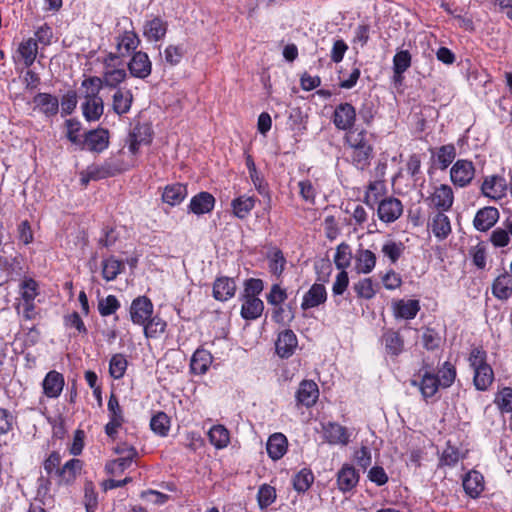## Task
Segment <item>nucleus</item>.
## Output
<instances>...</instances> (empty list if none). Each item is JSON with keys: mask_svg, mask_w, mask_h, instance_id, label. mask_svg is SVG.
Masks as SVG:
<instances>
[{"mask_svg": "<svg viewBox=\"0 0 512 512\" xmlns=\"http://www.w3.org/2000/svg\"><path fill=\"white\" fill-rule=\"evenodd\" d=\"M367 132L362 129H354L347 132L345 136L346 143L352 150V164L359 170L366 169L373 158V147L366 138Z\"/></svg>", "mask_w": 512, "mask_h": 512, "instance_id": "1", "label": "nucleus"}, {"mask_svg": "<svg viewBox=\"0 0 512 512\" xmlns=\"http://www.w3.org/2000/svg\"><path fill=\"white\" fill-rule=\"evenodd\" d=\"M475 175V168L471 161L457 160L450 170V178L454 185L466 187L471 183Z\"/></svg>", "mask_w": 512, "mask_h": 512, "instance_id": "2", "label": "nucleus"}, {"mask_svg": "<svg viewBox=\"0 0 512 512\" xmlns=\"http://www.w3.org/2000/svg\"><path fill=\"white\" fill-rule=\"evenodd\" d=\"M153 314V304L146 296L135 298L130 306V317L134 324L144 325Z\"/></svg>", "mask_w": 512, "mask_h": 512, "instance_id": "3", "label": "nucleus"}, {"mask_svg": "<svg viewBox=\"0 0 512 512\" xmlns=\"http://www.w3.org/2000/svg\"><path fill=\"white\" fill-rule=\"evenodd\" d=\"M403 213L401 201L394 197L383 199L377 209L378 217L385 223L395 222Z\"/></svg>", "mask_w": 512, "mask_h": 512, "instance_id": "4", "label": "nucleus"}, {"mask_svg": "<svg viewBox=\"0 0 512 512\" xmlns=\"http://www.w3.org/2000/svg\"><path fill=\"white\" fill-rule=\"evenodd\" d=\"M109 144V133L108 130L103 128H98L95 130H90L85 133L84 140H82L81 148L85 147L92 152H102L108 147Z\"/></svg>", "mask_w": 512, "mask_h": 512, "instance_id": "5", "label": "nucleus"}, {"mask_svg": "<svg viewBox=\"0 0 512 512\" xmlns=\"http://www.w3.org/2000/svg\"><path fill=\"white\" fill-rule=\"evenodd\" d=\"M481 192L493 200L502 199L507 192V182L499 175L488 176L481 185Z\"/></svg>", "mask_w": 512, "mask_h": 512, "instance_id": "6", "label": "nucleus"}, {"mask_svg": "<svg viewBox=\"0 0 512 512\" xmlns=\"http://www.w3.org/2000/svg\"><path fill=\"white\" fill-rule=\"evenodd\" d=\"M356 119L355 108L350 103H341L335 108L333 122L340 130H353Z\"/></svg>", "mask_w": 512, "mask_h": 512, "instance_id": "7", "label": "nucleus"}, {"mask_svg": "<svg viewBox=\"0 0 512 512\" xmlns=\"http://www.w3.org/2000/svg\"><path fill=\"white\" fill-rule=\"evenodd\" d=\"M425 201L438 210L448 211L453 205V191L450 186L442 184Z\"/></svg>", "mask_w": 512, "mask_h": 512, "instance_id": "8", "label": "nucleus"}, {"mask_svg": "<svg viewBox=\"0 0 512 512\" xmlns=\"http://www.w3.org/2000/svg\"><path fill=\"white\" fill-rule=\"evenodd\" d=\"M128 69L133 77L139 79L147 78L152 71V63L147 53L135 52L128 63Z\"/></svg>", "mask_w": 512, "mask_h": 512, "instance_id": "9", "label": "nucleus"}, {"mask_svg": "<svg viewBox=\"0 0 512 512\" xmlns=\"http://www.w3.org/2000/svg\"><path fill=\"white\" fill-rule=\"evenodd\" d=\"M295 397L297 405L307 408L312 407L319 397L317 384L313 380H303L296 391Z\"/></svg>", "mask_w": 512, "mask_h": 512, "instance_id": "10", "label": "nucleus"}, {"mask_svg": "<svg viewBox=\"0 0 512 512\" xmlns=\"http://www.w3.org/2000/svg\"><path fill=\"white\" fill-rule=\"evenodd\" d=\"M359 473L351 464H344L337 473V486L346 493L353 490L359 482Z\"/></svg>", "mask_w": 512, "mask_h": 512, "instance_id": "11", "label": "nucleus"}, {"mask_svg": "<svg viewBox=\"0 0 512 512\" xmlns=\"http://www.w3.org/2000/svg\"><path fill=\"white\" fill-rule=\"evenodd\" d=\"M499 219V211L495 207H484L480 209L474 218L473 224L478 231L485 232L492 228Z\"/></svg>", "mask_w": 512, "mask_h": 512, "instance_id": "12", "label": "nucleus"}, {"mask_svg": "<svg viewBox=\"0 0 512 512\" xmlns=\"http://www.w3.org/2000/svg\"><path fill=\"white\" fill-rule=\"evenodd\" d=\"M297 344L295 333L290 329L284 330L278 335L276 352L281 358H289L294 353Z\"/></svg>", "mask_w": 512, "mask_h": 512, "instance_id": "13", "label": "nucleus"}, {"mask_svg": "<svg viewBox=\"0 0 512 512\" xmlns=\"http://www.w3.org/2000/svg\"><path fill=\"white\" fill-rule=\"evenodd\" d=\"M323 434L325 439L330 444L346 445L348 444L350 438L347 429L344 426L334 422L323 424Z\"/></svg>", "mask_w": 512, "mask_h": 512, "instance_id": "14", "label": "nucleus"}, {"mask_svg": "<svg viewBox=\"0 0 512 512\" xmlns=\"http://www.w3.org/2000/svg\"><path fill=\"white\" fill-rule=\"evenodd\" d=\"M64 383L63 375L52 370L46 374L43 380V392L49 398H57L63 390Z\"/></svg>", "mask_w": 512, "mask_h": 512, "instance_id": "15", "label": "nucleus"}, {"mask_svg": "<svg viewBox=\"0 0 512 512\" xmlns=\"http://www.w3.org/2000/svg\"><path fill=\"white\" fill-rule=\"evenodd\" d=\"M411 385L418 387L422 397L427 400L437 393L440 381L436 375L430 372H425L421 376L420 381L411 380Z\"/></svg>", "mask_w": 512, "mask_h": 512, "instance_id": "16", "label": "nucleus"}, {"mask_svg": "<svg viewBox=\"0 0 512 512\" xmlns=\"http://www.w3.org/2000/svg\"><path fill=\"white\" fill-rule=\"evenodd\" d=\"M491 291L498 300H508L512 296V275L504 272L496 277L492 283Z\"/></svg>", "mask_w": 512, "mask_h": 512, "instance_id": "17", "label": "nucleus"}, {"mask_svg": "<svg viewBox=\"0 0 512 512\" xmlns=\"http://www.w3.org/2000/svg\"><path fill=\"white\" fill-rule=\"evenodd\" d=\"M327 299L326 289L323 284L315 283L303 296L301 308L307 310L324 303Z\"/></svg>", "mask_w": 512, "mask_h": 512, "instance_id": "18", "label": "nucleus"}, {"mask_svg": "<svg viewBox=\"0 0 512 512\" xmlns=\"http://www.w3.org/2000/svg\"><path fill=\"white\" fill-rule=\"evenodd\" d=\"M129 150L136 154L141 145H147L151 141L150 128L146 125H136L128 136Z\"/></svg>", "mask_w": 512, "mask_h": 512, "instance_id": "19", "label": "nucleus"}, {"mask_svg": "<svg viewBox=\"0 0 512 512\" xmlns=\"http://www.w3.org/2000/svg\"><path fill=\"white\" fill-rule=\"evenodd\" d=\"M215 205V198L208 192H200L195 195L189 204V212L202 215L212 211Z\"/></svg>", "mask_w": 512, "mask_h": 512, "instance_id": "20", "label": "nucleus"}, {"mask_svg": "<svg viewBox=\"0 0 512 512\" xmlns=\"http://www.w3.org/2000/svg\"><path fill=\"white\" fill-rule=\"evenodd\" d=\"M82 461L80 459H70L67 461L60 470H57V477L59 484H71L75 481L77 476L81 473Z\"/></svg>", "mask_w": 512, "mask_h": 512, "instance_id": "21", "label": "nucleus"}, {"mask_svg": "<svg viewBox=\"0 0 512 512\" xmlns=\"http://www.w3.org/2000/svg\"><path fill=\"white\" fill-rule=\"evenodd\" d=\"M420 310V303L418 300H398L393 304L394 316L396 318L410 320L416 317Z\"/></svg>", "mask_w": 512, "mask_h": 512, "instance_id": "22", "label": "nucleus"}, {"mask_svg": "<svg viewBox=\"0 0 512 512\" xmlns=\"http://www.w3.org/2000/svg\"><path fill=\"white\" fill-rule=\"evenodd\" d=\"M236 284L232 278L219 277L213 285V296L216 300L226 301L234 296Z\"/></svg>", "mask_w": 512, "mask_h": 512, "instance_id": "23", "label": "nucleus"}, {"mask_svg": "<svg viewBox=\"0 0 512 512\" xmlns=\"http://www.w3.org/2000/svg\"><path fill=\"white\" fill-rule=\"evenodd\" d=\"M140 43V40L136 33L133 31H125L119 36L115 37L116 50L119 54L126 57L132 51H134Z\"/></svg>", "mask_w": 512, "mask_h": 512, "instance_id": "24", "label": "nucleus"}, {"mask_svg": "<svg viewBox=\"0 0 512 512\" xmlns=\"http://www.w3.org/2000/svg\"><path fill=\"white\" fill-rule=\"evenodd\" d=\"M33 102L46 116H54L59 111L58 98L49 93H38L34 97Z\"/></svg>", "mask_w": 512, "mask_h": 512, "instance_id": "25", "label": "nucleus"}, {"mask_svg": "<svg viewBox=\"0 0 512 512\" xmlns=\"http://www.w3.org/2000/svg\"><path fill=\"white\" fill-rule=\"evenodd\" d=\"M287 438L282 433L271 435L267 441L266 449L269 457L273 460H279L287 451Z\"/></svg>", "mask_w": 512, "mask_h": 512, "instance_id": "26", "label": "nucleus"}, {"mask_svg": "<svg viewBox=\"0 0 512 512\" xmlns=\"http://www.w3.org/2000/svg\"><path fill=\"white\" fill-rule=\"evenodd\" d=\"M463 488L472 498L478 497L484 489V478L477 471H470L463 479Z\"/></svg>", "mask_w": 512, "mask_h": 512, "instance_id": "27", "label": "nucleus"}, {"mask_svg": "<svg viewBox=\"0 0 512 512\" xmlns=\"http://www.w3.org/2000/svg\"><path fill=\"white\" fill-rule=\"evenodd\" d=\"M264 310L263 301L257 297H243L241 316L246 320L259 318Z\"/></svg>", "mask_w": 512, "mask_h": 512, "instance_id": "28", "label": "nucleus"}, {"mask_svg": "<svg viewBox=\"0 0 512 512\" xmlns=\"http://www.w3.org/2000/svg\"><path fill=\"white\" fill-rule=\"evenodd\" d=\"M212 359V355L209 351L197 349L191 358V371L199 375L206 373L212 363Z\"/></svg>", "mask_w": 512, "mask_h": 512, "instance_id": "29", "label": "nucleus"}, {"mask_svg": "<svg viewBox=\"0 0 512 512\" xmlns=\"http://www.w3.org/2000/svg\"><path fill=\"white\" fill-rule=\"evenodd\" d=\"M136 455V451L134 448H130L128 454L123 457H119L115 460L109 461L105 465V470L108 474L111 475H120L127 468H129L133 462V459Z\"/></svg>", "mask_w": 512, "mask_h": 512, "instance_id": "30", "label": "nucleus"}, {"mask_svg": "<svg viewBox=\"0 0 512 512\" xmlns=\"http://www.w3.org/2000/svg\"><path fill=\"white\" fill-rule=\"evenodd\" d=\"M84 118L89 121H97L103 114L104 104L102 98L85 99L82 104Z\"/></svg>", "mask_w": 512, "mask_h": 512, "instance_id": "31", "label": "nucleus"}, {"mask_svg": "<svg viewBox=\"0 0 512 512\" xmlns=\"http://www.w3.org/2000/svg\"><path fill=\"white\" fill-rule=\"evenodd\" d=\"M167 31L166 23L156 17L148 22L144 26V36L150 41H159L162 39Z\"/></svg>", "mask_w": 512, "mask_h": 512, "instance_id": "32", "label": "nucleus"}, {"mask_svg": "<svg viewBox=\"0 0 512 512\" xmlns=\"http://www.w3.org/2000/svg\"><path fill=\"white\" fill-rule=\"evenodd\" d=\"M133 95L130 90L118 89L113 95V110L118 115L126 114L132 105Z\"/></svg>", "mask_w": 512, "mask_h": 512, "instance_id": "33", "label": "nucleus"}, {"mask_svg": "<svg viewBox=\"0 0 512 512\" xmlns=\"http://www.w3.org/2000/svg\"><path fill=\"white\" fill-rule=\"evenodd\" d=\"M382 339L388 354L398 356L403 351L404 341L398 332L388 330L383 334Z\"/></svg>", "mask_w": 512, "mask_h": 512, "instance_id": "34", "label": "nucleus"}, {"mask_svg": "<svg viewBox=\"0 0 512 512\" xmlns=\"http://www.w3.org/2000/svg\"><path fill=\"white\" fill-rule=\"evenodd\" d=\"M187 195V188L182 184H174L167 186L162 194V199L165 203L175 206L180 204Z\"/></svg>", "mask_w": 512, "mask_h": 512, "instance_id": "35", "label": "nucleus"}, {"mask_svg": "<svg viewBox=\"0 0 512 512\" xmlns=\"http://www.w3.org/2000/svg\"><path fill=\"white\" fill-rule=\"evenodd\" d=\"M355 261L358 272L367 274L375 267L376 256L368 249H360L357 251Z\"/></svg>", "mask_w": 512, "mask_h": 512, "instance_id": "36", "label": "nucleus"}, {"mask_svg": "<svg viewBox=\"0 0 512 512\" xmlns=\"http://www.w3.org/2000/svg\"><path fill=\"white\" fill-rule=\"evenodd\" d=\"M431 229L438 239H445L451 233V224L448 216L438 212L432 219Z\"/></svg>", "mask_w": 512, "mask_h": 512, "instance_id": "37", "label": "nucleus"}, {"mask_svg": "<svg viewBox=\"0 0 512 512\" xmlns=\"http://www.w3.org/2000/svg\"><path fill=\"white\" fill-rule=\"evenodd\" d=\"M18 53L20 54L26 67H30L38 53V45L34 38H29L19 44Z\"/></svg>", "mask_w": 512, "mask_h": 512, "instance_id": "38", "label": "nucleus"}, {"mask_svg": "<svg viewBox=\"0 0 512 512\" xmlns=\"http://www.w3.org/2000/svg\"><path fill=\"white\" fill-rule=\"evenodd\" d=\"M233 213L237 218L244 219L248 216L255 206L254 197L242 195L234 199L231 203Z\"/></svg>", "mask_w": 512, "mask_h": 512, "instance_id": "39", "label": "nucleus"}, {"mask_svg": "<svg viewBox=\"0 0 512 512\" xmlns=\"http://www.w3.org/2000/svg\"><path fill=\"white\" fill-rule=\"evenodd\" d=\"M494 373L490 365L474 370L473 382L477 390H486L493 382Z\"/></svg>", "mask_w": 512, "mask_h": 512, "instance_id": "40", "label": "nucleus"}, {"mask_svg": "<svg viewBox=\"0 0 512 512\" xmlns=\"http://www.w3.org/2000/svg\"><path fill=\"white\" fill-rule=\"evenodd\" d=\"M123 261L109 257L102 262V275L106 281H113L124 269Z\"/></svg>", "mask_w": 512, "mask_h": 512, "instance_id": "41", "label": "nucleus"}, {"mask_svg": "<svg viewBox=\"0 0 512 512\" xmlns=\"http://www.w3.org/2000/svg\"><path fill=\"white\" fill-rule=\"evenodd\" d=\"M210 443L217 449L226 447L230 441L229 431L223 425H214L208 432Z\"/></svg>", "mask_w": 512, "mask_h": 512, "instance_id": "42", "label": "nucleus"}, {"mask_svg": "<svg viewBox=\"0 0 512 512\" xmlns=\"http://www.w3.org/2000/svg\"><path fill=\"white\" fill-rule=\"evenodd\" d=\"M127 77V73L122 68H106L103 73L102 79L104 81V85L109 88H116L120 83H122Z\"/></svg>", "mask_w": 512, "mask_h": 512, "instance_id": "43", "label": "nucleus"}, {"mask_svg": "<svg viewBox=\"0 0 512 512\" xmlns=\"http://www.w3.org/2000/svg\"><path fill=\"white\" fill-rule=\"evenodd\" d=\"M269 261L270 272L274 275L280 276L285 268L286 259L282 251L278 248H273L267 255Z\"/></svg>", "mask_w": 512, "mask_h": 512, "instance_id": "44", "label": "nucleus"}, {"mask_svg": "<svg viewBox=\"0 0 512 512\" xmlns=\"http://www.w3.org/2000/svg\"><path fill=\"white\" fill-rule=\"evenodd\" d=\"M352 259V252L350 246L342 242L337 246L336 253L334 256V263L336 267L342 271H345L349 267Z\"/></svg>", "mask_w": 512, "mask_h": 512, "instance_id": "45", "label": "nucleus"}, {"mask_svg": "<svg viewBox=\"0 0 512 512\" xmlns=\"http://www.w3.org/2000/svg\"><path fill=\"white\" fill-rule=\"evenodd\" d=\"M104 85L102 78L93 76L85 79L82 82V87L85 88V99L101 98L99 92Z\"/></svg>", "mask_w": 512, "mask_h": 512, "instance_id": "46", "label": "nucleus"}, {"mask_svg": "<svg viewBox=\"0 0 512 512\" xmlns=\"http://www.w3.org/2000/svg\"><path fill=\"white\" fill-rule=\"evenodd\" d=\"M314 481L313 473L308 469H302L293 478V487L298 492L307 491Z\"/></svg>", "mask_w": 512, "mask_h": 512, "instance_id": "47", "label": "nucleus"}, {"mask_svg": "<svg viewBox=\"0 0 512 512\" xmlns=\"http://www.w3.org/2000/svg\"><path fill=\"white\" fill-rule=\"evenodd\" d=\"M150 427L160 436H166L170 428V420L164 412H158L151 418Z\"/></svg>", "mask_w": 512, "mask_h": 512, "instance_id": "48", "label": "nucleus"}, {"mask_svg": "<svg viewBox=\"0 0 512 512\" xmlns=\"http://www.w3.org/2000/svg\"><path fill=\"white\" fill-rule=\"evenodd\" d=\"M405 249L402 242H395L392 240L386 241L381 249L384 256L388 257L392 263H396L401 257Z\"/></svg>", "mask_w": 512, "mask_h": 512, "instance_id": "49", "label": "nucleus"}, {"mask_svg": "<svg viewBox=\"0 0 512 512\" xmlns=\"http://www.w3.org/2000/svg\"><path fill=\"white\" fill-rule=\"evenodd\" d=\"M455 156L456 149L453 144L441 146L437 152V162L439 164V168L442 170L446 169L453 162Z\"/></svg>", "mask_w": 512, "mask_h": 512, "instance_id": "50", "label": "nucleus"}, {"mask_svg": "<svg viewBox=\"0 0 512 512\" xmlns=\"http://www.w3.org/2000/svg\"><path fill=\"white\" fill-rule=\"evenodd\" d=\"M119 307L120 303L114 295H108L98 301V311L104 317L114 314Z\"/></svg>", "mask_w": 512, "mask_h": 512, "instance_id": "51", "label": "nucleus"}, {"mask_svg": "<svg viewBox=\"0 0 512 512\" xmlns=\"http://www.w3.org/2000/svg\"><path fill=\"white\" fill-rule=\"evenodd\" d=\"M127 368V360L122 354L112 356L109 364V373L114 379L123 377Z\"/></svg>", "mask_w": 512, "mask_h": 512, "instance_id": "52", "label": "nucleus"}, {"mask_svg": "<svg viewBox=\"0 0 512 512\" xmlns=\"http://www.w3.org/2000/svg\"><path fill=\"white\" fill-rule=\"evenodd\" d=\"M411 65V55L407 50L395 54L393 58L394 73L400 77Z\"/></svg>", "mask_w": 512, "mask_h": 512, "instance_id": "53", "label": "nucleus"}, {"mask_svg": "<svg viewBox=\"0 0 512 512\" xmlns=\"http://www.w3.org/2000/svg\"><path fill=\"white\" fill-rule=\"evenodd\" d=\"M143 326L145 336L153 338L165 331L166 323L158 317L151 316Z\"/></svg>", "mask_w": 512, "mask_h": 512, "instance_id": "54", "label": "nucleus"}, {"mask_svg": "<svg viewBox=\"0 0 512 512\" xmlns=\"http://www.w3.org/2000/svg\"><path fill=\"white\" fill-rule=\"evenodd\" d=\"M438 374L439 376L437 377L440 381V386H442L443 388H448L453 384L455 380L456 369L451 363L445 362L443 366L439 369Z\"/></svg>", "mask_w": 512, "mask_h": 512, "instance_id": "55", "label": "nucleus"}, {"mask_svg": "<svg viewBox=\"0 0 512 512\" xmlns=\"http://www.w3.org/2000/svg\"><path fill=\"white\" fill-rule=\"evenodd\" d=\"M358 297L371 299L375 295L373 282L370 278H365L355 283L353 286Z\"/></svg>", "mask_w": 512, "mask_h": 512, "instance_id": "56", "label": "nucleus"}, {"mask_svg": "<svg viewBox=\"0 0 512 512\" xmlns=\"http://www.w3.org/2000/svg\"><path fill=\"white\" fill-rule=\"evenodd\" d=\"M495 403L501 412H512V388L505 387L496 397Z\"/></svg>", "mask_w": 512, "mask_h": 512, "instance_id": "57", "label": "nucleus"}, {"mask_svg": "<svg viewBox=\"0 0 512 512\" xmlns=\"http://www.w3.org/2000/svg\"><path fill=\"white\" fill-rule=\"evenodd\" d=\"M276 498L275 488L270 485H262L258 491V502L261 508L271 505Z\"/></svg>", "mask_w": 512, "mask_h": 512, "instance_id": "58", "label": "nucleus"}, {"mask_svg": "<svg viewBox=\"0 0 512 512\" xmlns=\"http://www.w3.org/2000/svg\"><path fill=\"white\" fill-rule=\"evenodd\" d=\"M422 342L427 350H434L439 347L441 337L435 330L427 328L422 334Z\"/></svg>", "mask_w": 512, "mask_h": 512, "instance_id": "59", "label": "nucleus"}, {"mask_svg": "<svg viewBox=\"0 0 512 512\" xmlns=\"http://www.w3.org/2000/svg\"><path fill=\"white\" fill-rule=\"evenodd\" d=\"M183 55L184 51L183 48L180 46L169 45L164 50L165 62L170 64L171 66L179 64Z\"/></svg>", "mask_w": 512, "mask_h": 512, "instance_id": "60", "label": "nucleus"}, {"mask_svg": "<svg viewBox=\"0 0 512 512\" xmlns=\"http://www.w3.org/2000/svg\"><path fill=\"white\" fill-rule=\"evenodd\" d=\"M61 456L58 452H52L43 462V467L49 476H57V470H60Z\"/></svg>", "mask_w": 512, "mask_h": 512, "instance_id": "61", "label": "nucleus"}, {"mask_svg": "<svg viewBox=\"0 0 512 512\" xmlns=\"http://www.w3.org/2000/svg\"><path fill=\"white\" fill-rule=\"evenodd\" d=\"M77 96L74 91H68L61 99L62 116L70 115L76 108Z\"/></svg>", "mask_w": 512, "mask_h": 512, "instance_id": "62", "label": "nucleus"}, {"mask_svg": "<svg viewBox=\"0 0 512 512\" xmlns=\"http://www.w3.org/2000/svg\"><path fill=\"white\" fill-rule=\"evenodd\" d=\"M64 324L68 328H75L79 334H86V326L77 312H73L64 317Z\"/></svg>", "mask_w": 512, "mask_h": 512, "instance_id": "63", "label": "nucleus"}, {"mask_svg": "<svg viewBox=\"0 0 512 512\" xmlns=\"http://www.w3.org/2000/svg\"><path fill=\"white\" fill-rule=\"evenodd\" d=\"M67 126V138L70 142L76 145H81L82 140L80 139L78 132L81 129V123L76 119H68L66 121Z\"/></svg>", "mask_w": 512, "mask_h": 512, "instance_id": "64", "label": "nucleus"}]
</instances>
